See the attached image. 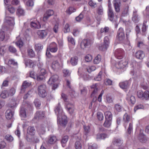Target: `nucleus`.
Wrapping results in <instances>:
<instances>
[{
  "mask_svg": "<svg viewBox=\"0 0 149 149\" xmlns=\"http://www.w3.org/2000/svg\"><path fill=\"white\" fill-rule=\"evenodd\" d=\"M54 111L57 116V123L58 125L65 128L68 123L66 116L63 113V110L61 107L60 104L58 103Z\"/></svg>",
  "mask_w": 149,
  "mask_h": 149,
  "instance_id": "nucleus-1",
  "label": "nucleus"
},
{
  "mask_svg": "<svg viewBox=\"0 0 149 149\" xmlns=\"http://www.w3.org/2000/svg\"><path fill=\"white\" fill-rule=\"evenodd\" d=\"M46 89V86L45 84H41L38 87V93L40 97L43 98L47 95Z\"/></svg>",
  "mask_w": 149,
  "mask_h": 149,
  "instance_id": "nucleus-2",
  "label": "nucleus"
},
{
  "mask_svg": "<svg viewBox=\"0 0 149 149\" xmlns=\"http://www.w3.org/2000/svg\"><path fill=\"white\" fill-rule=\"evenodd\" d=\"M117 39L120 42L123 41L125 38V32L123 28L120 27L118 29L116 36Z\"/></svg>",
  "mask_w": 149,
  "mask_h": 149,
  "instance_id": "nucleus-3",
  "label": "nucleus"
},
{
  "mask_svg": "<svg viewBox=\"0 0 149 149\" xmlns=\"http://www.w3.org/2000/svg\"><path fill=\"white\" fill-rule=\"evenodd\" d=\"M65 108L70 114H73L74 112V106L73 104L70 102H66L65 103Z\"/></svg>",
  "mask_w": 149,
  "mask_h": 149,
  "instance_id": "nucleus-4",
  "label": "nucleus"
},
{
  "mask_svg": "<svg viewBox=\"0 0 149 149\" xmlns=\"http://www.w3.org/2000/svg\"><path fill=\"white\" fill-rule=\"evenodd\" d=\"M31 26L32 27L39 29L40 28L41 25L37 21L36 18H33L30 19Z\"/></svg>",
  "mask_w": 149,
  "mask_h": 149,
  "instance_id": "nucleus-5",
  "label": "nucleus"
},
{
  "mask_svg": "<svg viewBox=\"0 0 149 149\" xmlns=\"http://www.w3.org/2000/svg\"><path fill=\"white\" fill-rule=\"evenodd\" d=\"M14 20L13 17L6 16L4 19V23L6 25L13 26L14 25Z\"/></svg>",
  "mask_w": 149,
  "mask_h": 149,
  "instance_id": "nucleus-6",
  "label": "nucleus"
},
{
  "mask_svg": "<svg viewBox=\"0 0 149 149\" xmlns=\"http://www.w3.org/2000/svg\"><path fill=\"white\" fill-rule=\"evenodd\" d=\"M92 43V42L90 39H84L81 42V47L82 49L90 46Z\"/></svg>",
  "mask_w": 149,
  "mask_h": 149,
  "instance_id": "nucleus-7",
  "label": "nucleus"
},
{
  "mask_svg": "<svg viewBox=\"0 0 149 149\" xmlns=\"http://www.w3.org/2000/svg\"><path fill=\"white\" fill-rule=\"evenodd\" d=\"M124 53V51L123 49H118L115 51V56L117 59H121L123 58Z\"/></svg>",
  "mask_w": 149,
  "mask_h": 149,
  "instance_id": "nucleus-8",
  "label": "nucleus"
},
{
  "mask_svg": "<svg viewBox=\"0 0 149 149\" xmlns=\"http://www.w3.org/2000/svg\"><path fill=\"white\" fill-rule=\"evenodd\" d=\"M46 74V71L45 69L42 68L41 69L39 74L37 75L36 79L38 81L43 80L45 78V75Z\"/></svg>",
  "mask_w": 149,
  "mask_h": 149,
  "instance_id": "nucleus-9",
  "label": "nucleus"
},
{
  "mask_svg": "<svg viewBox=\"0 0 149 149\" xmlns=\"http://www.w3.org/2000/svg\"><path fill=\"white\" fill-rule=\"evenodd\" d=\"M108 15L109 20L111 22H116L117 20V16H114L112 9L108 10Z\"/></svg>",
  "mask_w": 149,
  "mask_h": 149,
  "instance_id": "nucleus-10",
  "label": "nucleus"
},
{
  "mask_svg": "<svg viewBox=\"0 0 149 149\" xmlns=\"http://www.w3.org/2000/svg\"><path fill=\"white\" fill-rule=\"evenodd\" d=\"M47 126L46 124H42L37 129V131L40 135L44 134L45 132V128Z\"/></svg>",
  "mask_w": 149,
  "mask_h": 149,
  "instance_id": "nucleus-11",
  "label": "nucleus"
},
{
  "mask_svg": "<svg viewBox=\"0 0 149 149\" xmlns=\"http://www.w3.org/2000/svg\"><path fill=\"white\" fill-rule=\"evenodd\" d=\"M141 85L143 89L149 90V82L146 79H143L141 81Z\"/></svg>",
  "mask_w": 149,
  "mask_h": 149,
  "instance_id": "nucleus-12",
  "label": "nucleus"
},
{
  "mask_svg": "<svg viewBox=\"0 0 149 149\" xmlns=\"http://www.w3.org/2000/svg\"><path fill=\"white\" fill-rule=\"evenodd\" d=\"M37 34L38 37L40 39H43L46 37L47 34V30H42L37 31Z\"/></svg>",
  "mask_w": 149,
  "mask_h": 149,
  "instance_id": "nucleus-13",
  "label": "nucleus"
},
{
  "mask_svg": "<svg viewBox=\"0 0 149 149\" xmlns=\"http://www.w3.org/2000/svg\"><path fill=\"white\" fill-rule=\"evenodd\" d=\"M49 50L51 52L55 53L58 50V46L57 44L55 42L51 43L49 46Z\"/></svg>",
  "mask_w": 149,
  "mask_h": 149,
  "instance_id": "nucleus-14",
  "label": "nucleus"
},
{
  "mask_svg": "<svg viewBox=\"0 0 149 149\" xmlns=\"http://www.w3.org/2000/svg\"><path fill=\"white\" fill-rule=\"evenodd\" d=\"M31 85V82H28L26 81H24L23 82L22 86L21 93H24L26 88L30 86Z\"/></svg>",
  "mask_w": 149,
  "mask_h": 149,
  "instance_id": "nucleus-15",
  "label": "nucleus"
},
{
  "mask_svg": "<svg viewBox=\"0 0 149 149\" xmlns=\"http://www.w3.org/2000/svg\"><path fill=\"white\" fill-rule=\"evenodd\" d=\"M127 64V61H121L116 64V67L118 69L123 68L126 67Z\"/></svg>",
  "mask_w": 149,
  "mask_h": 149,
  "instance_id": "nucleus-16",
  "label": "nucleus"
},
{
  "mask_svg": "<svg viewBox=\"0 0 149 149\" xmlns=\"http://www.w3.org/2000/svg\"><path fill=\"white\" fill-rule=\"evenodd\" d=\"M140 17L137 13V11L135 10L133 12L132 17V21L135 23H138L140 20Z\"/></svg>",
  "mask_w": 149,
  "mask_h": 149,
  "instance_id": "nucleus-17",
  "label": "nucleus"
},
{
  "mask_svg": "<svg viewBox=\"0 0 149 149\" xmlns=\"http://www.w3.org/2000/svg\"><path fill=\"white\" fill-rule=\"evenodd\" d=\"M58 78V77L57 74L53 75L50 77L47 83L49 84H52L57 81Z\"/></svg>",
  "mask_w": 149,
  "mask_h": 149,
  "instance_id": "nucleus-18",
  "label": "nucleus"
},
{
  "mask_svg": "<svg viewBox=\"0 0 149 149\" xmlns=\"http://www.w3.org/2000/svg\"><path fill=\"white\" fill-rule=\"evenodd\" d=\"M113 3L115 10L116 12L120 11V0H114Z\"/></svg>",
  "mask_w": 149,
  "mask_h": 149,
  "instance_id": "nucleus-19",
  "label": "nucleus"
},
{
  "mask_svg": "<svg viewBox=\"0 0 149 149\" xmlns=\"http://www.w3.org/2000/svg\"><path fill=\"white\" fill-rule=\"evenodd\" d=\"M61 67V64L57 60L53 61L52 63V67L53 70H57Z\"/></svg>",
  "mask_w": 149,
  "mask_h": 149,
  "instance_id": "nucleus-20",
  "label": "nucleus"
},
{
  "mask_svg": "<svg viewBox=\"0 0 149 149\" xmlns=\"http://www.w3.org/2000/svg\"><path fill=\"white\" fill-rule=\"evenodd\" d=\"M24 63L26 67L33 68L35 65L34 62L30 59L24 60Z\"/></svg>",
  "mask_w": 149,
  "mask_h": 149,
  "instance_id": "nucleus-21",
  "label": "nucleus"
},
{
  "mask_svg": "<svg viewBox=\"0 0 149 149\" xmlns=\"http://www.w3.org/2000/svg\"><path fill=\"white\" fill-rule=\"evenodd\" d=\"M122 141L120 138L118 137L114 138L113 139L112 143L113 144L116 146H119L121 145Z\"/></svg>",
  "mask_w": 149,
  "mask_h": 149,
  "instance_id": "nucleus-22",
  "label": "nucleus"
},
{
  "mask_svg": "<svg viewBox=\"0 0 149 149\" xmlns=\"http://www.w3.org/2000/svg\"><path fill=\"white\" fill-rule=\"evenodd\" d=\"M57 140V139L55 136H50L48 137L47 142L49 144H54L56 142Z\"/></svg>",
  "mask_w": 149,
  "mask_h": 149,
  "instance_id": "nucleus-23",
  "label": "nucleus"
},
{
  "mask_svg": "<svg viewBox=\"0 0 149 149\" xmlns=\"http://www.w3.org/2000/svg\"><path fill=\"white\" fill-rule=\"evenodd\" d=\"M135 56L137 58L142 59L144 57L145 54L142 51L139 50L136 53Z\"/></svg>",
  "mask_w": 149,
  "mask_h": 149,
  "instance_id": "nucleus-24",
  "label": "nucleus"
},
{
  "mask_svg": "<svg viewBox=\"0 0 149 149\" xmlns=\"http://www.w3.org/2000/svg\"><path fill=\"white\" fill-rule=\"evenodd\" d=\"M126 100L128 101L129 103L132 104H134L136 101V99L134 96L133 95L130 96L129 93L127 95Z\"/></svg>",
  "mask_w": 149,
  "mask_h": 149,
  "instance_id": "nucleus-25",
  "label": "nucleus"
},
{
  "mask_svg": "<svg viewBox=\"0 0 149 149\" xmlns=\"http://www.w3.org/2000/svg\"><path fill=\"white\" fill-rule=\"evenodd\" d=\"M45 116V113L43 111H38L36 113L35 117L39 119L43 118Z\"/></svg>",
  "mask_w": 149,
  "mask_h": 149,
  "instance_id": "nucleus-26",
  "label": "nucleus"
},
{
  "mask_svg": "<svg viewBox=\"0 0 149 149\" xmlns=\"http://www.w3.org/2000/svg\"><path fill=\"white\" fill-rule=\"evenodd\" d=\"M105 119L112 120L113 115L109 111H106L104 113Z\"/></svg>",
  "mask_w": 149,
  "mask_h": 149,
  "instance_id": "nucleus-27",
  "label": "nucleus"
},
{
  "mask_svg": "<svg viewBox=\"0 0 149 149\" xmlns=\"http://www.w3.org/2000/svg\"><path fill=\"white\" fill-rule=\"evenodd\" d=\"M35 130L33 127H29L27 130V133L31 135H34L35 133Z\"/></svg>",
  "mask_w": 149,
  "mask_h": 149,
  "instance_id": "nucleus-28",
  "label": "nucleus"
},
{
  "mask_svg": "<svg viewBox=\"0 0 149 149\" xmlns=\"http://www.w3.org/2000/svg\"><path fill=\"white\" fill-rule=\"evenodd\" d=\"M120 87L123 89H126L129 86V84L128 81H125L120 82L119 84Z\"/></svg>",
  "mask_w": 149,
  "mask_h": 149,
  "instance_id": "nucleus-29",
  "label": "nucleus"
},
{
  "mask_svg": "<svg viewBox=\"0 0 149 149\" xmlns=\"http://www.w3.org/2000/svg\"><path fill=\"white\" fill-rule=\"evenodd\" d=\"M16 13L17 15L19 16L24 15L25 14V11L21 7L19 6L17 10Z\"/></svg>",
  "mask_w": 149,
  "mask_h": 149,
  "instance_id": "nucleus-30",
  "label": "nucleus"
},
{
  "mask_svg": "<svg viewBox=\"0 0 149 149\" xmlns=\"http://www.w3.org/2000/svg\"><path fill=\"white\" fill-rule=\"evenodd\" d=\"M104 93V91L103 90H102L100 94L99 95L97 98V97L96 96L94 97L92 100V101L93 102H95L97 100L99 102H101L102 101V95Z\"/></svg>",
  "mask_w": 149,
  "mask_h": 149,
  "instance_id": "nucleus-31",
  "label": "nucleus"
},
{
  "mask_svg": "<svg viewBox=\"0 0 149 149\" xmlns=\"http://www.w3.org/2000/svg\"><path fill=\"white\" fill-rule=\"evenodd\" d=\"M14 114V112L10 110H8L6 112V117L7 119H10L13 117Z\"/></svg>",
  "mask_w": 149,
  "mask_h": 149,
  "instance_id": "nucleus-32",
  "label": "nucleus"
},
{
  "mask_svg": "<svg viewBox=\"0 0 149 149\" xmlns=\"http://www.w3.org/2000/svg\"><path fill=\"white\" fill-rule=\"evenodd\" d=\"M78 61V58L77 56H74L72 57L70 59V63L73 66L77 65V64Z\"/></svg>",
  "mask_w": 149,
  "mask_h": 149,
  "instance_id": "nucleus-33",
  "label": "nucleus"
},
{
  "mask_svg": "<svg viewBox=\"0 0 149 149\" xmlns=\"http://www.w3.org/2000/svg\"><path fill=\"white\" fill-rule=\"evenodd\" d=\"M108 137V135L105 133L98 134L96 135V138L97 139H104Z\"/></svg>",
  "mask_w": 149,
  "mask_h": 149,
  "instance_id": "nucleus-34",
  "label": "nucleus"
},
{
  "mask_svg": "<svg viewBox=\"0 0 149 149\" xmlns=\"http://www.w3.org/2000/svg\"><path fill=\"white\" fill-rule=\"evenodd\" d=\"M112 120H111L105 119V121L103 124V126L107 128L110 127L111 124Z\"/></svg>",
  "mask_w": 149,
  "mask_h": 149,
  "instance_id": "nucleus-35",
  "label": "nucleus"
},
{
  "mask_svg": "<svg viewBox=\"0 0 149 149\" xmlns=\"http://www.w3.org/2000/svg\"><path fill=\"white\" fill-rule=\"evenodd\" d=\"M28 56L29 57L32 58L35 56V53L33 50L29 48L27 50Z\"/></svg>",
  "mask_w": 149,
  "mask_h": 149,
  "instance_id": "nucleus-36",
  "label": "nucleus"
},
{
  "mask_svg": "<svg viewBox=\"0 0 149 149\" xmlns=\"http://www.w3.org/2000/svg\"><path fill=\"white\" fill-rule=\"evenodd\" d=\"M100 32L101 33H108V34H109V37H110L111 36V34L110 33L109 28L108 27H105L104 28H102L100 30Z\"/></svg>",
  "mask_w": 149,
  "mask_h": 149,
  "instance_id": "nucleus-37",
  "label": "nucleus"
},
{
  "mask_svg": "<svg viewBox=\"0 0 149 149\" xmlns=\"http://www.w3.org/2000/svg\"><path fill=\"white\" fill-rule=\"evenodd\" d=\"M68 139V136H65L62 138L61 140V143L62 146L64 147L65 146V144Z\"/></svg>",
  "mask_w": 149,
  "mask_h": 149,
  "instance_id": "nucleus-38",
  "label": "nucleus"
},
{
  "mask_svg": "<svg viewBox=\"0 0 149 149\" xmlns=\"http://www.w3.org/2000/svg\"><path fill=\"white\" fill-rule=\"evenodd\" d=\"M122 106L119 104H116L114 105V110L117 112H120L122 110Z\"/></svg>",
  "mask_w": 149,
  "mask_h": 149,
  "instance_id": "nucleus-39",
  "label": "nucleus"
},
{
  "mask_svg": "<svg viewBox=\"0 0 149 149\" xmlns=\"http://www.w3.org/2000/svg\"><path fill=\"white\" fill-rule=\"evenodd\" d=\"M147 22V21H144L142 27L141 28L142 32V34L143 35H145V33L147 30V28L148 27V26L146 24Z\"/></svg>",
  "mask_w": 149,
  "mask_h": 149,
  "instance_id": "nucleus-40",
  "label": "nucleus"
},
{
  "mask_svg": "<svg viewBox=\"0 0 149 149\" xmlns=\"http://www.w3.org/2000/svg\"><path fill=\"white\" fill-rule=\"evenodd\" d=\"M20 115L21 117L25 118L26 117L25 109L23 107L21 108Z\"/></svg>",
  "mask_w": 149,
  "mask_h": 149,
  "instance_id": "nucleus-41",
  "label": "nucleus"
},
{
  "mask_svg": "<svg viewBox=\"0 0 149 149\" xmlns=\"http://www.w3.org/2000/svg\"><path fill=\"white\" fill-rule=\"evenodd\" d=\"M34 48L36 51L39 52L43 49V46L41 44L38 43L35 45Z\"/></svg>",
  "mask_w": 149,
  "mask_h": 149,
  "instance_id": "nucleus-42",
  "label": "nucleus"
},
{
  "mask_svg": "<svg viewBox=\"0 0 149 149\" xmlns=\"http://www.w3.org/2000/svg\"><path fill=\"white\" fill-rule=\"evenodd\" d=\"M97 12L99 15H102L103 14V10L102 5H100L97 8Z\"/></svg>",
  "mask_w": 149,
  "mask_h": 149,
  "instance_id": "nucleus-43",
  "label": "nucleus"
},
{
  "mask_svg": "<svg viewBox=\"0 0 149 149\" xmlns=\"http://www.w3.org/2000/svg\"><path fill=\"white\" fill-rule=\"evenodd\" d=\"M17 103L16 101L14 100H12L10 102V103L8 104V106L11 109H13L16 107Z\"/></svg>",
  "mask_w": 149,
  "mask_h": 149,
  "instance_id": "nucleus-44",
  "label": "nucleus"
},
{
  "mask_svg": "<svg viewBox=\"0 0 149 149\" xmlns=\"http://www.w3.org/2000/svg\"><path fill=\"white\" fill-rule=\"evenodd\" d=\"M129 11V6L128 5H127L124 9L123 11L122 15L123 16H125L128 14Z\"/></svg>",
  "mask_w": 149,
  "mask_h": 149,
  "instance_id": "nucleus-45",
  "label": "nucleus"
},
{
  "mask_svg": "<svg viewBox=\"0 0 149 149\" xmlns=\"http://www.w3.org/2000/svg\"><path fill=\"white\" fill-rule=\"evenodd\" d=\"M1 97L5 99L9 96L8 95V92L7 90L3 91L1 94Z\"/></svg>",
  "mask_w": 149,
  "mask_h": 149,
  "instance_id": "nucleus-46",
  "label": "nucleus"
},
{
  "mask_svg": "<svg viewBox=\"0 0 149 149\" xmlns=\"http://www.w3.org/2000/svg\"><path fill=\"white\" fill-rule=\"evenodd\" d=\"M139 138L140 141L142 142H145L147 140L146 136L143 134H140Z\"/></svg>",
  "mask_w": 149,
  "mask_h": 149,
  "instance_id": "nucleus-47",
  "label": "nucleus"
},
{
  "mask_svg": "<svg viewBox=\"0 0 149 149\" xmlns=\"http://www.w3.org/2000/svg\"><path fill=\"white\" fill-rule=\"evenodd\" d=\"M74 146L76 149H81L82 145L80 141H76L75 143Z\"/></svg>",
  "mask_w": 149,
  "mask_h": 149,
  "instance_id": "nucleus-48",
  "label": "nucleus"
},
{
  "mask_svg": "<svg viewBox=\"0 0 149 149\" xmlns=\"http://www.w3.org/2000/svg\"><path fill=\"white\" fill-rule=\"evenodd\" d=\"M101 57L100 55H98L93 60V63H94L97 64L100 63L101 61Z\"/></svg>",
  "mask_w": 149,
  "mask_h": 149,
  "instance_id": "nucleus-49",
  "label": "nucleus"
},
{
  "mask_svg": "<svg viewBox=\"0 0 149 149\" xmlns=\"http://www.w3.org/2000/svg\"><path fill=\"white\" fill-rule=\"evenodd\" d=\"M5 139L8 141L12 142L14 140L13 137L10 135L8 134L6 135Z\"/></svg>",
  "mask_w": 149,
  "mask_h": 149,
  "instance_id": "nucleus-50",
  "label": "nucleus"
},
{
  "mask_svg": "<svg viewBox=\"0 0 149 149\" xmlns=\"http://www.w3.org/2000/svg\"><path fill=\"white\" fill-rule=\"evenodd\" d=\"M88 3L89 5L93 8H94L97 6L96 3L94 2L92 0H90Z\"/></svg>",
  "mask_w": 149,
  "mask_h": 149,
  "instance_id": "nucleus-51",
  "label": "nucleus"
},
{
  "mask_svg": "<svg viewBox=\"0 0 149 149\" xmlns=\"http://www.w3.org/2000/svg\"><path fill=\"white\" fill-rule=\"evenodd\" d=\"M8 95L9 96H13L15 93L16 90L14 88H12L9 90L8 91Z\"/></svg>",
  "mask_w": 149,
  "mask_h": 149,
  "instance_id": "nucleus-52",
  "label": "nucleus"
},
{
  "mask_svg": "<svg viewBox=\"0 0 149 149\" xmlns=\"http://www.w3.org/2000/svg\"><path fill=\"white\" fill-rule=\"evenodd\" d=\"M69 92L70 95L72 97H75L78 96V93H76L74 90L72 89H71Z\"/></svg>",
  "mask_w": 149,
  "mask_h": 149,
  "instance_id": "nucleus-53",
  "label": "nucleus"
},
{
  "mask_svg": "<svg viewBox=\"0 0 149 149\" xmlns=\"http://www.w3.org/2000/svg\"><path fill=\"white\" fill-rule=\"evenodd\" d=\"M108 46V45L104 43L103 45L100 46L99 48L100 50L105 51L107 49Z\"/></svg>",
  "mask_w": 149,
  "mask_h": 149,
  "instance_id": "nucleus-54",
  "label": "nucleus"
},
{
  "mask_svg": "<svg viewBox=\"0 0 149 149\" xmlns=\"http://www.w3.org/2000/svg\"><path fill=\"white\" fill-rule=\"evenodd\" d=\"M130 117L127 113H125L123 117V119L125 122H128L130 120Z\"/></svg>",
  "mask_w": 149,
  "mask_h": 149,
  "instance_id": "nucleus-55",
  "label": "nucleus"
},
{
  "mask_svg": "<svg viewBox=\"0 0 149 149\" xmlns=\"http://www.w3.org/2000/svg\"><path fill=\"white\" fill-rule=\"evenodd\" d=\"M76 10L72 7H70L66 11V13L69 14H70L74 12Z\"/></svg>",
  "mask_w": 149,
  "mask_h": 149,
  "instance_id": "nucleus-56",
  "label": "nucleus"
},
{
  "mask_svg": "<svg viewBox=\"0 0 149 149\" xmlns=\"http://www.w3.org/2000/svg\"><path fill=\"white\" fill-rule=\"evenodd\" d=\"M34 104L37 108H39L41 105V102L40 100L36 99L34 100Z\"/></svg>",
  "mask_w": 149,
  "mask_h": 149,
  "instance_id": "nucleus-57",
  "label": "nucleus"
},
{
  "mask_svg": "<svg viewBox=\"0 0 149 149\" xmlns=\"http://www.w3.org/2000/svg\"><path fill=\"white\" fill-rule=\"evenodd\" d=\"M96 67L94 66H89L86 68L87 71L89 73L95 70L96 69Z\"/></svg>",
  "mask_w": 149,
  "mask_h": 149,
  "instance_id": "nucleus-58",
  "label": "nucleus"
},
{
  "mask_svg": "<svg viewBox=\"0 0 149 149\" xmlns=\"http://www.w3.org/2000/svg\"><path fill=\"white\" fill-rule=\"evenodd\" d=\"M102 71H100L97 75L94 78V79L97 81H100L102 79Z\"/></svg>",
  "mask_w": 149,
  "mask_h": 149,
  "instance_id": "nucleus-59",
  "label": "nucleus"
},
{
  "mask_svg": "<svg viewBox=\"0 0 149 149\" xmlns=\"http://www.w3.org/2000/svg\"><path fill=\"white\" fill-rule=\"evenodd\" d=\"M97 118L99 120H102L103 119L104 116L102 113L100 112H98L97 113Z\"/></svg>",
  "mask_w": 149,
  "mask_h": 149,
  "instance_id": "nucleus-60",
  "label": "nucleus"
},
{
  "mask_svg": "<svg viewBox=\"0 0 149 149\" xmlns=\"http://www.w3.org/2000/svg\"><path fill=\"white\" fill-rule=\"evenodd\" d=\"M92 57L91 55L88 54L85 57V60L86 62L91 61L92 59Z\"/></svg>",
  "mask_w": 149,
  "mask_h": 149,
  "instance_id": "nucleus-61",
  "label": "nucleus"
},
{
  "mask_svg": "<svg viewBox=\"0 0 149 149\" xmlns=\"http://www.w3.org/2000/svg\"><path fill=\"white\" fill-rule=\"evenodd\" d=\"M8 50L9 52L12 53H15L17 50L16 49L12 46H10L8 47Z\"/></svg>",
  "mask_w": 149,
  "mask_h": 149,
  "instance_id": "nucleus-62",
  "label": "nucleus"
},
{
  "mask_svg": "<svg viewBox=\"0 0 149 149\" xmlns=\"http://www.w3.org/2000/svg\"><path fill=\"white\" fill-rule=\"evenodd\" d=\"M112 81L109 79H106L104 81V84L106 85H111Z\"/></svg>",
  "mask_w": 149,
  "mask_h": 149,
  "instance_id": "nucleus-63",
  "label": "nucleus"
},
{
  "mask_svg": "<svg viewBox=\"0 0 149 149\" xmlns=\"http://www.w3.org/2000/svg\"><path fill=\"white\" fill-rule=\"evenodd\" d=\"M143 97L147 100L149 98V90H146L144 93Z\"/></svg>",
  "mask_w": 149,
  "mask_h": 149,
  "instance_id": "nucleus-64",
  "label": "nucleus"
}]
</instances>
